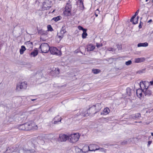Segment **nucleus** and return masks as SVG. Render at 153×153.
I'll return each instance as SVG.
<instances>
[{
	"mask_svg": "<svg viewBox=\"0 0 153 153\" xmlns=\"http://www.w3.org/2000/svg\"><path fill=\"white\" fill-rule=\"evenodd\" d=\"M85 148L88 149V150L90 151H95L98 150V146L94 144H92L90 145L89 146H84L83 147V149Z\"/></svg>",
	"mask_w": 153,
	"mask_h": 153,
	"instance_id": "39448f33",
	"label": "nucleus"
},
{
	"mask_svg": "<svg viewBox=\"0 0 153 153\" xmlns=\"http://www.w3.org/2000/svg\"><path fill=\"white\" fill-rule=\"evenodd\" d=\"M152 2H153V0H152Z\"/></svg>",
	"mask_w": 153,
	"mask_h": 153,
	"instance_id": "13d9d810",
	"label": "nucleus"
},
{
	"mask_svg": "<svg viewBox=\"0 0 153 153\" xmlns=\"http://www.w3.org/2000/svg\"><path fill=\"white\" fill-rule=\"evenodd\" d=\"M67 140H69L68 136L65 134H61L59 135L58 141L61 142H65Z\"/></svg>",
	"mask_w": 153,
	"mask_h": 153,
	"instance_id": "0eeeda50",
	"label": "nucleus"
},
{
	"mask_svg": "<svg viewBox=\"0 0 153 153\" xmlns=\"http://www.w3.org/2000/svg\"><path fill=\"white\" fill-rule=\"evenodd\" d=\"M139 12V10H138L135 13V15L133 16L131 18V21H132L133 20V19H134L135 17L138 15V13Z\"/></svg>",
	"mask_w": 153,
	"mask_h": 153,
	"instance_id": "a878e982",
	"label": "nucleus"
},
{
	"mask_svg": "<svg viewBox=\"0 0 153 153\" xmlns=\"http://www.w3.org/2000/svg\"><path fill=\"white\" fill-rule=\"evenodd\" d=\"M61 17L60 16H58L56 17L53 18L52 20H53L55 22H57L60 19Z\"/></svg>",
	"mask_w": 153,
	"mask_h": 153,
	"instance_id": "4be33fe9",
	"label": "nucleus"
},
{
	"mask_svg": "<svg viewBox=\"0 0 153 153\" xmlns=\"http://www.w3.org/2000/svg\"><path fill=\"white\" fill-rule=\"evenodd\" d=\"M138 18L139 17L137 16V18H135L134 19H133V20L131 21V19L130 22H132L133 24H136L137 23Z\"/></svg>",
	"mask_w": 153,
	"mask_h": 153,
	"instance_id": "aec40b11",
	"label": "nucleus"
},
{
	"mask_svg": "<svg viewBox=\"0 0 153 153\" xmlns=\"http://www.w3.org/2000/svg\"><path fill=\"white\" fill-rule=\"evenodd\" d=\"M55 72H56V73L57 75H58L59 74V70L58 68H55Z\"/></svg>",
	"mask_w": 153,
	"mask_h": 153,
	"instance_id": "72a5a7b5",
	"label": "nucleus"
},
{
	"mask_svg": "<svg viewBox=\"0 0 153 153\" xmlns=\"http://www.w3.org/2000/svg\"><path fill=\"white\" fill-rule=\"evenodd\" d=\"M151 135L152 136H153V133L152 132L151 133Z\"/></svg>",
	"mask_w": 153,
	"mask_h": 153,
	"instance_id": "603ef678",
	"label": "nucleus"
},
{
	"mask_svg": "<svg viewBox=\"0 0 153 153\" xmlns=\"http://www.w3.org/2000/svg\"><path fill=\"white\" fill-rule=\"evenodd\" d=\"M141 121H140V122H139V123H141Z\"/></svg>",
	"mask_w": 153,
	"mask_h": 153,
	"instance_id": "6e6d98bb",
	"label": "nucleus"
},
{
	"mask_svg": "<svg viewBox=\"0 0 153 153\" xmlns=\"http://www.w3.org/2000/svg\"><path fill=\"white\" fill-rule=\"evenodd\" d=\"M146 83H149V82H146V81L140 82V86L141 88H142L141 85H142L144 86L145 88L143 90V91L144 93L145 96L147 95L148 96H149L151 94V91L150 90L147 89L148 87L147 86L146 87L145 85Z\"/></svg>",
	"mask_w": 153,
	"mask_h": 153,
	"instance_id": "f03ea898",
	"label": "nucleus"
},
{
	"mask_svg": "<svg viewBox=\"0 0 153 153\" xmlns=\"http://www.w3.org/2000/svg\"><path fill=\"white\" fill-rule=\"evenodd\" d=\"M49 50L51 53L52 54L60 55L61 54V51L54 47L50 48Z\"/></svg>",
	"mask_w": 153,
	"mask_h": 153,
	"instance_id": "423d86ee",
	"label": "nucleus"
},
{
	"mask_svg": "<svg viewBox=\"0 0 153 153\" xmlns=\"http://www.w3.org/2000/svg\"><path fill=\"white\" fill-rule=\"evenodd\" d=\"M102 44H98V43H96V46L97 48H99L100 47L102 46Z\"/></svg>",
	"mask_w": 153,
	"mask_h": 153,
	"instance_id": "58836bf2",
	"label": "nucleus"
},
{
	"mask_svg": "<svg viewBox=\"0 0 153 153\" xmlns=\"http://www.w3.org/2000/svg\"><path fill=\"white\" fill-rule=\"evenodd\" d=\"M61 32L62 33V34L64 33H65V31L64 30L62 29L61 30Z\"/></svg>",
	"mask_w": 153,
	"mask_h": 153,
	"instance_id": "a18cd8bd",
	"label": "nucleus"
},
{
	"mask_svg": "<svg viewBox=\"0 0 153 153\" xmlns=\"http://www.w3.org/2000/svg\"><path fill=\"white\" fill-rule=\"evenodd\" d=\"M48 30L51 31H52L53 30V29L52 27L50 25H48L47 26Z\"/></svg>",
	"mask_w": 153,
	"mask_h": 153,
	"instance_id": "c756f323",
	"label": "nucleus"
},
{
	"mask_svg": "<svg viewBox=\"0 0 153 153\" xmlns=\"http://www.w3.org/2000/svg\"><path fill=\"white\" fill-rule=\"evenodd\" d=\"M92 71L93 73L97 74L99 73L100 72V70L98 69H93Z\"/></svg>",
	"mask_w": 153,
	"mask_h": 153,
	"instance_id": "393cba45",
	"label": "nucleus"
},
{
	"mask_svg": "<svg viewBox=\"0 0 153 153\" xmlns=\"http://www.w3.org/2000/svg\"><path fill=\"white\" fill-rule=\"evenodd\" d=\"M145 69H143L142 70H139L137 72V73L139 74L143 73L145 72Z\"/></svg>",
	"mask_w": 153,
	"mask_h": 153,
	"instance_id": "7c9ffc66",
	"label": "nucleus"
},
{
	"mask_svg": "<svg viewBox=\"0 0 153 153\" xmlns=\"http://www.w3.org/2000/svg\"><path fill=\"white\" fill-rule=\"evenodd\" d=\"M70 2L69 1L67 3L65 9L71 10V5L70 3Z\"/></svg>",
	"mask_w": 153,
	"mask_h": 153,
	"instance_id": "2eb2a0df",
	"label": "nucleus"
},
{
	"mask_svg": "<svg viewBox=\"0 0 153 153\" xmlns=\"http://www.w3.org/2000/svg\"><path fill=\"white\" fill-rule=\"evenodd\" d=\"M19 129L20 130L26 131V129L25 128V124L20 125L19 127Z\"/></svg>",
	"mask_w": 153,
	"mask_h": 153,
	"instance_id": "5701e85b",
	"label": "nucleus"
},
{
	"mask_svg": "<svg viewBox=\"0 0 153 153\" xmlns=\"http://www.w3.org/2000/svg\"><path fill=\"white\" fill-rule=\"evenodd\" d=\"M141 116L140 113H137L135 114H133L130 116V118L134 120H137Z\"/></svg>",
	"mask_w": 153,
	"mask_h": 153,
	"instance_id": "1a4fd4ad",
	"label": "nucleus"
},
{
	"mask_svg": "<svg viewBox=\"0 0 153 153\" xmlns=\"http://www.w3.org/2000/svg\"><path fill=\"white\" fill-rule=\"evenodd\" d=\"M26 44L28 46L32 48L33 45L32 42H26Z\"/></svg>",
	"mask_w": 153,
	"mask_h": 153,
	"instance_id": "bb28decb",
	"label": "nucleus"
},
{
	"mask_svg": "<svg viewBox=\"0 0 153 153\" xmlns=\"http://www.w3.org/2000/svg\"><path fill=\"white\" fill-rule=\"evenodd\" d=\"M152 143V141H149L148 142V146H149Z\"/></svg>",
	"mask_w": 153,
	"mask_h": 153,
	"instance_id": "37998d69",
	"label": "nucleus"
},
{
	"mask_svg": "<svg viewBox=\"0 0 153 153\" xmlns=\"http://www.w3.org/2000/svg\"><path fill=\"white\" fill-rule=\"evenodd\" d=\"M49 3L50 2L49 0L45 1L43 3V7L46 9H49L51 7V5L49 4Z\"/></svg>",
	"mask_w": 153,
	"mask_h": 153,
	"instance_id": "f8f14e48",
	"label": "nucleus"
},
{
	"mask_svg": "<svg viewBox=\"0 0 153 153\" xmlns=\"http://www.w3.org/2000/svg\"><path fill=\"white\" fill-rule=\"evenodd\" d=\"M127 143V141H125L122 143V144L124 145L126 144Z\"/></svg>",
	"mask_w": 153,
	"mask_h": 153,
	"instance_id": "49530a36",
	"label": "nucleus"
},
{
	"mask_svg": "<svg viewBox=\"0 0 153 153\" xmlns=\"http://www.w3.org/2000/svg\"><path fill=\"white\" fill-rule=\"evenodd\" d=\"M38 53L37 50H34L33 52L30 53V55L32 56L33 57H35L37 55Z\"/></svg>",
	"mask_w": 153,
	"mask_h": 153,
	"instance_id": "f3484780",
	"label": "nucleus"
},
{
	"mask_svg": "<svg viewBox=\"0 0 153 153\" xmlns=\"http://www.w3.org/2000/svg\"><path fill=\"white\" fill-rule=\"evenodd\" d=\"M98 14L95 13V15L96 17H97L98 16Z\"/></svg>",
	"mask_w": 153,
	"mask_h": 153,
	"instance_id": "3c124183",
	"label": "nucleus"
},
{
	"mask_svg": "<svg viewBox=\"0 0 153 153\" xmlns=\"http://www.w3.org/2000/svg\"><path fill=\"white\" fill-rule=\"evenodd\" d=\"M94 109H95V114L101 109V104H96L95 105H93L92 107L89 108V110H90Z\"/></svg>",
	"mask_w": 153,
	"mask_h": 153,
	"instance_id": "6e6552de",
	"label": "nucleus"
},
{
	"mask_svg": "<svg viewBox=\"0 0 153 153\" xmlns=\"http://www.w3.org/2000/svg\"><path fill=\"white\" fill-rule=\"evenodd\" d=\"M25 128H28V123H25Z\"/></svg>",
	"mask_w": 153,
	"mask_h": 153,
	"instance_id": "a19ab883",
	"label": "nucleus"
},
{
	"mask_svg": "<svg viewBox=\"0 0 153 153\" xmlns=\"http://www.w3.org/2000/svg\"><path fill=\"white\" fill-rule=\"evenodd\" d=\"M149 0H146V2H147Z\"/></svg>",
	"mask_w": 153,
	"mask_h": 153,
	"instance_id": "5fc2aeb1",
	"label": "nucleus"
},
{
	"mask_svg": "<svg viewBox=\"0 0 153 153\" xmlns=\"http://www.w3.org/2000/svg\"><path fill=\"white\" fill-rule=\"evenodd\" d=\"M85 149H87V148H85L84 149H83V150H84Z\"/></svg>",
	"mask_w": 153,
	"mask_h": 153,
	"instance_id": "864d4df0",
	"label": "nucleus"
},
{
	"mask_svg": "<svg viewBox=\"0 0 153 153\" xmlns=\"http://www.w3.org/2000/svg\"><path fill=\"white\" fill-rule=\"evenodd\" d=\"M137 47H143L142 43H140L138 44Z\"/></svg>",
	"mask_w": 153,
	"mask_h": 153,
	"instance_id": "79ce46f5",
	"label": "nucleus"
},
{
	"mask_svg": "<svg viewBox=\"0 0 153 153\" xmlns=\"http://www.w3.org/2000/svg\"><path fill=\"white\" fill-rule=\"evenodd\" d=\"M26 50V49L24 46L22 45L21 47V49L20 50V53L21 54H22L24 51Z\"/></svg>",
	"mask_w": 153,
	"mask_h": 153,
	"instance_id": "6ab92c4d",
	"label": "nucleus"
},
{
	"mask_svg": "<svg viewBox=\"0 0 153 153\" xmlns=\"http://www.w3.org/2000/svg\"><path fill=\"white\" fill-rule=\"evenodd\" d=\"M98 150H100V151L101 152H105V149L104 148H99L98 147Z\"/></svg>",
	"mask_w": 153,
	"mask_h": 153,
	"instance_id": "e433bc0d",
	"label": "nucleus"
},
{
	"mask_svg": "<svg viewBox=\"0 0 153 153\" xmlns=\"http://www.w3.org/2000/svg\"><path fill=\"white\" fill-rule=\"evenodd\" d=\"M57 118V117H56L54 119V121L53 123L54 124H56L59 121H61V119H60V120H57V121H56V119Z\"/></svg>",
	"mask_w": 153,
	"mask_h": 153,
	"instance_id": "473e14b6",
	"label": "nucleus"
},
{
	"mask_svg": "<svg viewBox=\"0 0 153 153\" xmlns=\"http://www.w3.org/2000/svg\"><path fill=\"white\" fill-rule=\"evenodd\" d=\"M50 47L47 43H44L41 44L40 46V48L42 53H47L49 50Z\"/></svg>",
	"mask_w": 153,
	"mask_h": 153,
	"instance_id": "7ed1b4c3",
	"label": "nucleus"
},
{
	"mask_svg": "<svg viewBox=\"0 0 153 153\" xmlns=\"http://www.w3.org/2000/svg\"><path fill=\"white\" fill-rule=\"evenodd\" d=\"M27 86V83L26 82H23L18 84L16 86V90L19 91L22 89H25Z\"/></svg>",
	"mask_w": 153,
	"mask_h": 153,
	"instance_id": "20e7f679",
	"label": "nucleus"
},
{
	"mask_svg": "<svg viewBox=\"0 0 153 153\" xmlns=\"http://www.w3.org/2000/svg\"><path fill=\"white\" fill-rule=\"evenodd\" d=\"M86 31L87 29H86L85 30H84V31H83V33L82 35V37L83 39H85L87 35V34L86 33Z\"/></svg>",
	"mask_w": 153,
	"mask_h": 153,
	"instance_id": "412c9836",
	"label": "nucleus"
},
{
	"mask_svg": "<svg viewBox=\"0 0 153 153\" xmlns=\"http://www.w3.org/2000/svg\"><path fill=\"white\" fill-rule=\"evenodd\" d=\"M152 21V20L151 19H150V20H149L148 21V22H149V23H150V22H151Z\"/></svg>",
	"mask_w": 153,
	"mask_h": 153,
	"instance_id": "09e8293b",
	"label": "nucleus"
},
{
	"mask_svg": "<svg viewBox=\"0 0 153 153\" xmlns=\"http://www.w3.org/2000/svg\"><path fill=\"white\" fill-rule=\"evenodd\" d=\"M28 128L26 129V131H29L33 129H37L38 128V127L37 125H35L33 124L28 123Z\"/></svg>",
	"mask_w": 153,
	"mask_h": 153,
	"instance_id": "9b49d317",
	"label": "nucleus"
},
{
	"mask_svg": "<svg viewBox=\"0 0 153 153\" xmlns=\"http://www.w3.org/2000/svg\"><path fill=\"white\" fill-rule=\"evenodd\" d=\"M107 50L109 51L115 52L116 49L112 48H110L107 49Z\"/></svg>",
	"mask_w": 153,
	"mask_h": 153,
	"instance_id": "c85d7f7f",
	"label": "nucleus"
},
{
	"mask_svg": "<svg viewBox=\"0 0 153 153\" xmlns=\"http://www.w3.org/2000/svg\"><path fill=\"white\" fill-rule=\"evenodd\" d=\"M117 45V48L118 49V50H121V45Z\"/></svg>",
	"mask_w": 153,
	"mask_h": 153,
	"instance_id": "ea45409f",
	"label": "nucleus"
},
{
	"mask_svg": "<svg viewBox=\"0 0 153 153\" xmlns=\"http://www.w3.org/2000/svg\"><path fill=\"white\" fill-rule=\"evenodd\" d=\"M142 61L141 59L140 58H137L135 60V63H139L141 62Z\"/></svg>",
	"mask_w": 153,
	"mask_h": 153,
	"instance_id": "cd10ccee",
	"label": "nucleus"
},
{
	"mask_svg": "<svg viewBox=\"0 0 153 153\" xmlns=\"http://www.w3.org/2000/svg\"><path fill=\"white\" fill-rule=\"evenodd\" d=\"M109 111L110 110L109 108H106L104 109L103 112H101V115H107L109 113Z\"/></svg>",
	"mask_w": 153,
	"mask_h": 153,
	"instance_id": "4468645a",
	"label": "nucleus"
},
{
	"mask_svg": "<svg viewBox=\"0 0 153 153\" xmlns=\"http://www.w3.org/2000/svg\"><path fill=\"white\" fill-rule=\"evenodd\" d=\"M153 110V108L151 110Z\"/></svg>",
	"mask_w": 153,
	"mask_h": 153,
	"instance_id": "4d7b16f0",
	"label": "nucleus"
},
{
	"mask_svg": "<svg viewBox=\"0 0 153 153\" xmlns=\"http://www.w3.org/2000/svg\"><path fill=\"white\" fill-rule=\"evenodd\" d=\"M131 63H132V61L130 60H128V61L126 62H125V64L126 65H130L131 64Z\"/></svg>",
	"mask_w": 153,
	"mask_h": 153,
	"instance_id": "2f4dec72",
	"label": "nucleus"
},
{
	"mask_svg": "<svg viewBox=\"0 0 153 153\" xmlns=\"http://www.w3.org/2000/svg\"><path fill=\"white\" fill-rule=\"evenodd\" d=\"M78 28L79 30H82L83 31H84V30H85L86 29H84L82 27L80 26H78Z\"/></svg>",
	"mask_w": 153,
	"mask_h": 153,
	"instance_id": "4c0bfd02",
	"label": "nucleus"
},
{
	"mask_svg": "<svg viewBox=\"0 0 153 153\" xmlns=\"http://www.w3.org/2000/svg\"><path fill=\"white\" fill-rule=\"evenodd\" d=\"M142 91H143V90L142 91L141 89H138L137 90V95L139 97H142Z\"/></svg>",
	"mask_w": 153,
	"mask_h": 153,
	"instance_id": "dca6fc26",
	"label": "nucleus"
},
{
	"mask_svg": "<svg viewBox=\"0 0 153 153\" xmlns=\"http://www.w3.org/2000/svg\"><path fill=\"white\" fill-rule=\"evenodd\" d=\"M95 13L98 14L99 13V10L98 9H97V10H96L95 11Z\"/></svg>",
	"mask_w": 153,
	"mask_h": 153,
	"instance_id": "c03bdc74",
	"label": "nucleus"
},
{
	"mask_svg": "<svg viewBox=\"0 0 153 153\" xmlns=\"http://www.w3.org/2000/svg\"><path fill=\"white\" fill-rule=\"evenodd\" d=\"M139 27L140 28H141L142 27V26H141V24H140L139 25Z\"/></svg>",
	"mask_w": 153,
	"mask_h": 153,
	"instance_id": "de8ad7c7",
	"label": "nucleus"
},
{
	"mask_svg": "<svg viewBox=\"0 0 153 153\" xmlns=\"http://www.w3.org/2000/svg\"><path fill=\"white\" fill-rule=\"evenodd\" d=\"M71 10L65 9L64 13L65 15L66 16H69L71 14Z\"/></svg>",
	"mask_w": 153,
	"mask_h": 153,
	"instance_id": "a211bd4d",
	"label": "nucleus"
},
{
	"mask_svg": "<svg viewBox=\"0 0 153 153\" xmlns=\"http://www.w3.org/2000/svg\"><path fill=\"white\" fill-rule=\"evenodd\" d=\"M88 115V114L87 113H86V114H85V112H84L83 111H82L80 114H76L74 116V118H76L77 117H79L77 119L78 120L80 118H81L82 116L85 117Z\"/></svg>",
	"mask_w": 153,
	"mask_h": 153,
	"instance_id": "9d476101",
	"label": "nucleus"
},
{
	"mask_svg": "<svg viewBox=\"0 0 153 153\" xmlns=\"http://www.w3.org/2000/svg\"><path fill=\"white\" fill-rule=\"evenodd\" d=\"M36 100V99H31V100L32 101H34L35 100Z\"/></svg>",
	"mask_w": 153,
	"mask_h": 153,
	"instance_id": "8fccbe9b",
	"label": "nucleus"
},
{
	"mask_svg": "<svg viewBox=\"0 0 153 153\" xmlns=\"http://www.w3.org/2000/svg\"><path fill=\"white\" fill-rule=\"evenodd\" d=\"M131 90L129 88H127L126 89V93L127 94L130 96L131 95Z\"/></svg>",
	"mask_w": 153,
	"mask_h": 153,
	"instance_id": "b1692460",
	"label": "nucleus"
},
{
	"mask_svg": "<svg viewBox=\"0 0 153 153\" xmlns=\"http://www.w3.org/2000/svg\"><path fill=\"white\" fill-rule=\"evenodd\" d=\"M143 47H147L148 46V44L147 42L142 43Z\"/></svg>",
	"mask_w": 153,
	"mask_h": 153,
	"instance_id": "f704fd0d",
	"label": "nucleus"
},
{
	"mask_svg": "<svg viewBox=\"0 0 153 153\" xmlns=\"http://www.w3.org/2000/svg\"><path fill=\"white\" fill-rule=\"evenodd\" d=\"M59 34V33H58L57 36H58V37L59 38L60 40H61L63 38V35L62 34L61 35H60Z\"/></svg>",
	"mask_w": 153,
	"mask_h": 153,
	"instance_id": "c9c22d12",
	"label": "nucleus"
},
{
	"mask_svg": "<svg viewBox=\"0 0 153 153\" xmlns=\"http://www.w3.org/2000/svg\"><path fill=\"white\" fill-rule=\"evenodd\" d=\"M80 137L78 133L72 134L68 136L69 140L71 143H74L77 141Z\"/></svg>",
	"mask_w": 153,
	"mask_h": 153,
	"instance_id": "f257e3e1",
	"label": "nucleus"
},
{
	"mask_svg": "<svg viewBox=\"0 0 153 153\" xmlns=\"http://www.w3.org/2000/svg\"><path fill=\"white\" fill-rule=\"evenodd\" d=\"M95 48L94 46L93 45L90 44L87 46V51H93L94 49Z\"/></svg>",
	"mask_w": 153,
	"mask_h": 153,
	"instance_id": "ddd939ff",
	"label": "nucleus"
}]
</instances>
